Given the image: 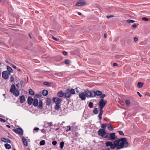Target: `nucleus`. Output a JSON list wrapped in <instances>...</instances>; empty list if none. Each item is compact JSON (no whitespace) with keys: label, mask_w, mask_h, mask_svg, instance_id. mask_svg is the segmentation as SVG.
Masks as SVG:
<instances>
[{"label":"nucleus","mask_w":150,"mask_h":150,"mask_svg":"<svg viewBox=\"0 0 150 150\" xmlns=\"http://www.w3.org/2000/svg\"><path fill=\"white\" fill-rule=\"evenodd\" d=\"M116 150H119L124 147H127L129 146V143L127 139L125 138H122L116 140Z\"/></svg>","instance_id":"1"},{"label":"nucleus","mask_w":150,"mask_h":150,"mask_svg":"<svg viewBox=\"0 0 150 150\" xmlns=\"http://www.w3.org/2000/svg\"><path fill=\"white\" fill-rule=\"evenodd\" d=\"M19 85L20 84L19 83H18L16 84V86L17 88L16 89L15 85L13 84L11 85L10 89V92L16 97H17L20 95L19 91L18 90V89L19 87Z\"/></svg>","instance_id":"2"},{"label":"nucleus","mask_w":150,"mask_h":150,"mask_svg":"<svg viewBox=\"0 0 150 150\" xmlns=\"http://www.w3.org/2000/svg\"><path fill=\"white\" fill-rule=\"evenodd\" d=\"M75 91L73 89H71V90L69 88L67 89L66 90V92L64 93V98H70L71 94H74Z\"/></svg>","instance_id":"3"},{"label":"nucleus","mask_w":150,"mask_h":150,"mask_svg":"<svg viewBox=\"0 0 150 150\" xmlns=\"http://www.w3.org/2000/svg\"><path fill=\"white\" fill-rule=\"evenodd\" d=\"M116 140L115 141L113 144L111 142L108 141L105 143L106 146H110V148L112 149H115L116 148Z\"/></svg>","instance_id":"4"},{"label":"nucleus","mask_w":150,"mask_h":150,"mask_svg":"<svg viewBox=\"0 0 150 150\" xmlns=\"http://www.w3.org/2000/svg\"><path fill=\"white\" fill-rule=\"evenodd\" d=\"M84 93L87 98H93V91H90L87 89L84 90Z\"/></svg>","instance_id":"5"},{"label":"nucleus","mask_w":150,"mask_h":150,"mask_svg":"<svg viewBox=\"0 0 150 150\" xmlns=\"http://www.w3.org/2000/svg\"><path fill=\"white\" fill-rule=\"evenodd\" d=\"M107 102V101L106 100H104L103 99H101L99 103L98 106L99 108H103Z\"/></svg>","instance_id":"6"},{"label":"nucleus","mask_w":150,"mask_h":150,"mask_svg":"<svg viewBox=\"0 0 150 150\" xmlns=\"http://www.w3.org/2000/svg\"><path fill=\"white\" fill-rule=\"evenodd\" d=\"M53 101L56 104L59 105L62 103V99L60 98L54 97L52 99Z\"/></svg>","instance_id":"7"},{"label":"nucleus","mask_w":150,"mask_h":150,"mask_svg":"<svg viewBox=\"0 0 150 150\" xmlns=\"http://www.w3.org/2000/svg\"><path fill=\"white\" fill-rule=\"evenodd\" d=\"M15 133H18L21 135H22L23 134V131L22 129L20 127L17 128L16 129H14L13 130Z\"/></svg>","instance_id":"8"},{"label":"nucleus","mask_w":150,"mask_h":150,"mask_svg":"<svg viewBox=\"0 0 150 150\" xmlns=\"http://www.w3.org/2000/svg\"><path fill=\"white\" fill-rule=\"evenodd\" d=\"M99 135L101 136L102 137H104V136L106 134V132L105 130L101 129H100L98 132Z\"/></svg>","instance_id":"9"},{"label":"nucleus","mask_w":150,"mask_h":150,"mask_svg":"<svg viewBox=\"0 0 150 150\" xmlns=\"http://www.w3.org/2000/svg\"><path fill=\"white\" fill-rule=\"evenodd\" d=\"M93 97H95L96 96H99L102 94V92L99 90L96 91H93Z\"/></svg>","instance_id":"10"},{"label":"nucleus","mask_w":150,"mask_h":150,"mask_svg":"<svg viewBox=\"0 0 150 150\" xmlns=\"http://www.w3.org/2000/svg\"><path fill=\"white\" fill-rule=\"evenodd\" d=\"M79 97L82 100H85L86 97L84 92H81L79 94Z\"/></svg>","instance_id":"11"},{"label":"nucleus","mask_w":150,"mask_h":150,"mask_svg":"<svg viewBox=\"0 0 150 150\" xmlns=\"http://www.w3.org/2000/svg\"><path fill=\"white\" fill-rule=\"evenodd\" d=\"M2 77L5 79H7L9 78L7 73V71H4L2 72Z\"/></svg>","instance_id":"12"},{"label":"nucleus","mask_w":150,"mask_h":150,"mask_svg":"<svg viewBox=\"0 0 150 150\" xmlns=\"http://www.w3.org/2000/svg\"><path fill=\"white\" fill-rule=\"evenodd\" d=\"M109 139V140H113L116 139L115 133H110V134Z\"/></svg>","instance_id":"13"},{"label":"nucleus","mask_w":150,"mask_h":150,"mask_svg":"<svg viewBox=\"0 0 150 150\" xmlns=\"http://www.w3.org/2000/svg\"><path fill=\"white\" fill-rule=\"evenodd\" d=\"M86 4V2L83 0H80L79 2H77L75 6H82Z\"/></svg>","instance_id":"14"},{"label":"nucleus","mask_w":150,"mask_h":150,"mask_svg":"<svg viewBox=\"0 0 150 150\" xmlns=\"http://www.w3.org/2000/svg\"><path fill=\"white\" fill-rule=\"evenodd\" d=\"M20 102L22 103H25L26 101L24 95L21 96L19 97Z\"/></svg>","instance_id":"15"},{"label":"nucleus","mask_w":150,"mask_h":150,"mask_svg":"<svg viewBox=\"0 0 150 150\" xmlns=\"http://www.w3.org/2000/svg\"><path fill=\"white\" fill-rule=\"evenodd\" d=\"M34 99L31 96H29L27 100L28 103L29 105H31L33 103Z\"/></svg>","instance_id":"16"},{"label":"nucleus","mask_w":150,"mask_h":150,"mask_svg":"<svg viewBox=\"0 0 150 150\" xmlns=\"http://www.w3.org/2000/svg\"><path fill=\"white\" fill-rule=\"evenodd\" d=\"M1 140L2 141L4 142L8 143H11V141L10 139L5 138H2L1 139Z\"/></svg>","instance_id":"17"},{"label":"nucleus","mask_w":150,"mask_h":150,"mask_svg":"<svg viewBox=\"0 0 150 150\" xmlns=\"http://www.w3.org/2000/svg\"><path fill=\"white\" fill-rule=\"evenodd\" d=\"M51 99L49 98H47L46 100V105L48 106H50L51 105Z\"/></svg>","instance_id":"18"},{"label":"nucleus","mask_w":150,"mask_h":150,"mask_svg":"<svg viewBox=\"0 0 150 150\" xmlns=\"http://www.w3.org/2000/svg\"><path fill=\"white\" fill-rule=\"evenodd\" d=\"M57 95L60 97H62L63 96H64V93L62 91H59L58 92Z\"/></svg>","instance_id":"19"},{"label":"nucleus","mask_w":150,"mask_h":150,"mask_svg":"<svg viewBox=\"0 0 150 150\" xmlns=\"http://www.w3.org/2000/svg\"><path fill=\"white\" fill-rule=\"evenodd\" d=\"M33 105L35 107L38 106V100L37 98H34L33 100Z\"/></svg>","instance_id":"20"},{"label":"nucleus","mask_w":150,"mask_h":150,"mask_svg":"<svg viewBox=\"0 0 150 150\" xmlns=\"http://www.w3.org/2000/svg\"><path fill=\"white\" fill-rule=\"evenodd\" d=\"M22 141L24 145L25 146H27L28 145V142L24 137H22Z\"/></svg>","instance_id":"21"},{"label":"nucleus","mask_w":150,"mask_h":150,"mask_svg":"<svg viewBox=\"0 0 150 150\" xmlns=\"http://www.w3.org/2000/svg\"><path fill=\"white\" fill-rule=\"evenodd\" d=\"M108 129L111 131H112L113 130V127L110 124H108Z\"/></svg>","instance_id":"22"},{"label":"nucleus","mask_w":150,"mask_h":150,"mask_svg":"<svg viewBox=\"0 0 150 150\" xmlns=\"http://www.w3.org/2000/svg\"><path fill=\"white\" fill-rule=\"evenodd\" d=\"M48 91L46 90H44L42 92V95L44 96H46L48 94Z\"/></svg>","instance_id":"23"},{"label":"nucleus","mask_w":150,"mask_h":150,"mask_svg":"<svg viewBox=\"0 0 150 150\" xmlns=\"http://www.w3.org/2000/svg\"><path fill=\"white\" fill-rule=\"evenodd\" d=\"M42 100H40L39 102L38 107L40 109H42Z\"/></svg>","instance_id":"24"},{"label":"nucleus","mask_w":150,"mask_h":150,"mask_svg":"<svg viewBox=\"0 0 150 150\" xmlns=\"http://www.w3.org/2000/svg\"><path fill=\"white\" fill-rule=\"evenodd\" d=\"M4 146L6 148L8 149H9L11 148V146L10 145L7 143L5 144H4Z\"/></svg>","instance_id":"25"},{"label":"nucleus","mask_w":150,"mask_h":150,"mask_svg":"<svg viewBox=\"0 0 150 150\" xmlns=\"http://www.w3.org/2000/svg\"><path fill=\"white\" fill-rule=\"evenodd\" d=\"M144 84V83L142 82H139L137 84V87L139 88H142Z\"/></svg>","instance_id":"26"},{"label":"nucleus","mask_w":150,"mask_h":150,"mask_svg":"<svg viewBox=\"0 0 150 150\" xmlns=\"http://www.w3.org/2000/svg\"><path fill=\"white\" fill-rule=\"evenodd\" d=\"M28 91L29 94L33 96L34 95V93L32 89L30 88L29 89Z\"/></svg>","instance_id":"27"},{"label":"nucleus","mask_w":150,"mask_h":150,"mask_svg":"<svg viewBox=\"0 0 150 150\" xmlns=\"http://www.w3.org/2000/svg\"><path fill=\"white\" fill-rule=\"evenodd\" d=\"M108 124L106 123L103 124L101 126V128H103L102 129L105 130L106 126L108 125Z\"/></svg>","instance_id":"28"},{"label":"nucleus","mask_w":150,"mask_h":150,"mask_svg":"<svg viewBox=\"0 0 150 150\" xmlns=\"http://www.w3.org/2000/svg\"><path fill=\"white\" fill-rule=\"evenodd\" d=\"M7 69L8 71L9 72H13V70L9 66H7Z\"/></svg>","instance_id":"29"},{"label":"nucleus","mask_w":150,"mask_h":150,"mask_svg":"<svg viewBox=\"0 0 150 150\" xmlns=\"http://www.w3.org/2000/svg\"><path fill=\"white\" fill-rule=\"evenodd\" d=\"M55 106L54 107V108L55 110H58L60 108V106L59 105L57 104H55Z\"/></svg>","instance_id":"30"},{"label":"nucleus","mask_w":150,"mask_h":150,"mask_svg":"<svg viewBox=\"0 0 150 150\" xmlns=\"http://www.w3.org/2000/svg\"><path fill=\"white\" fill-rule=\"evenodd\" d=\"M125 70L127 72L130 71L131 70L130 67L129 66L126 67H125Z\"/></svg>","instance_id":"31"},{"label":"nucleus","mask_w":150,"mask_h":150,"mask_svg":"<svg viewBox=\"0 0 150 150\" xmlns=\"http://www.w3.org/2000/svg\"><path fill=\"white\" fill-rule=\"evenodd\" d=\"M42 96V94L41 92H40L39 94H37L35 95V96L37 98L41 97Z\"/></svg>","instance_id":"32"},{"label":"nucleus","mask_w":150,"mask_h":150,"mask_svg":"<svg viewBox=\"0 0 150 150\" xmlns=\"http://www.w3.org/2000/svg\"><path fill=\"white\" fill-rule=\"evenodd\" d=\"M93 112L95 114H97L98 113L97 108H95Z\"/></svg>","instance_id":"33"},{"label":"nucleus","mask_w":150,"mask_h":150,"mask_svg":"<svg viewBox=\"0 0 150 150\" xmlns=\"http://www.w3.org/2000/svg\"><path fill=\"white\" fill-rule=\"evenodd\" d=\"M45 144V141L44 140H42L40 141V144L41 146H43Z\"/></svg>","instance_id":"34"},{"label":"nucleus","mask_w":150,"mask_h":150,"mask_svg":"<svg viewBox=\"0 0 150 150\" xmlns=\"http://www.w3.org/2000/svg\"><path fill=\"white\" fill-rule=\"evenodd\" d=\"M43 84L46 86H50L51 85V82H45L43 83Z\"/></svg>","instance_id":"35"},{"label":"nucleus","mask_w":150,"mask_h":150,"mask_svg":"<svg viewBox=\"0 0 150 150\" xmlns=\"http://www.w3.org/2000/svg\"><path fill=\"white\" fill-rule=\"evenodd\" d=\"M93 103L90 102L88 103V106L90 108H92L93 107Z\"/></svg>","instance_id":"36"},{"label":"nucleus","mask_w":150,"mask_h":150,"mask_svg":"<svg viewBox=\"0 0 150 150\" xmlns=\"http://www.w3.org/2000/svg\"><path fill=\"white\" fill-rule=\"evenodd\" d=\"M64 142H60V148L61 149H62L64 146Z\"/></svg>","instance_id":"37"},{"label":"nucleus","mask_w":150,"mask_h":150,"mask_svg":"<svg viewBox=\"0 0 150 150\" xmlns=\"http://www.w3.org/2000/svg\"><path fill=\"white\" fill-rule=\"evenodd\" d=\"M20 84L22 87H23L25 86V83L23 81L21 80L20 82Z\"/></svg>","instance_id":"38"},{"label":"nucleus","mask_w":150,"mask_h":150,"mask_svg":"<svg viewBox=\"0 0 150 150\" xmlns=\"http://www.w3.org/2000/svg\"><path fill=\"white\" fill-rule=\"evenodd\" d=\"M117 132L119 133L120 135L122 136L124 135V134L122 131H118Z\"/></svg>","instance_id":"39"},{"label":"nucleus","mask_w":150,"mask_h":150,"mask_svg":"<svg viewBox=\"0 0 150 150\" xmlns=\"http://www.w3.org/2000/svg\"><path fill=\"white\" fill-rule=\"evenodd\" d=\"M125 103L127 106L129 105L130 103V101L129 100H126L125 101Z\"/></svg>","instance_id":"40"},{"label":"nucleus","mask_w":150,"mask_h":150,"mask_svg":"<svg viewBox=\"0 0 150 150\" xmlns=\"http://www.w3.org/2000/svg\"><path fill=\"white\" fill-rule=\"evenodd\" d=\"M134 21L131 20H128L127 21V22L128 23H132L134 22Z\"/></svg>","instance_id":"41"},{"label":"nucleus","mask_w":150,"mask_h":150,"mask_svg":"<svg viewBox=\"0 0 150 150\" xmlns=\"http://www.w3.org/2000/svg\"><path fill=\"white\" fill-rule=\"evenodd\" d=\"M142 19L143 20L145 21H147L149 20V19L148 18L146 17H144L142 18Z\"/></svg>","instance_id":"42"},{"label":"nucleus","mask_w":150,"mask_h":150,"mask_svg":"<svg viewBox=\"0 0 150 150\" xmlns=\"http://www.w3.org/2000/svg\"><path fill=\"white\" fill-rule=\"evenodd\" d=\"M106 96L105 94H102L100 96V98L101 99H103Z\"/></svg>","instance_id":"43"},{"label":"nucleus","mask_w":150,"mask_h":150,"mask_svg":"<svg viewBox=\"0 0 150 150\" xmlns=\"http://www.w3.org/2000/svg\"><path fill=\"white\" fill-rule=\"evenodd\" d=\"M10 79L11 82H13L14 81V78L12 75H11V76Z\"/></svg>","instance_id":"44"},{"label":"nucleus","mask_w":150,"mask_h":150,"mask_svg":"<svg viewBox=\"0 0 150 150\" xmlns=\"http://www.w3.org/2000/svg\"><path fill=\"white\" fill-rule=\"evenodd\" d=\"M102 114L101 113H99V115H98V117L99 118V119L100 120H101L102 119Z\"/></svg>","instance_id":"45"},{"label":"nucleus","mask_w":150,"mask_h":150,"mask_svg":"<svg viewBox=\"0 0 150 150\" xmlns=\"http://www.w3.org/2000/svg\"><path fill=\"white\" fill-rule=\"evenodd\" d=\"M70 63V61L69 60H66L64 61V63L67 64H69Z\"/></svg>","instance_id":"46"},{"label":"nucleus","mask_w":150,"mask_h":150,"mask_svg":"<svg viewBox=\"0 0 150 150\" xmlns=\"http://www.w3.org/2000/svg\"><path fill=\"white\" fill-rule=\"evenodd\" d=\"M137 26V24L136 23H134L132 26L131 28H135Z\"/></svg>","instance_id":"47"},{"label":"nucleus","mask_w":150,"mask_h":150,"mask_svg":"<svg viewBox=\"0 0 150 150\" xmlns=\"http://www.w3.org/2000/svg\"><path fill=\"white\" fill-rule=\"evenodd\" d=\"M52 38L54 40L56 41H58L59 40V39L58 38H56L53 36H52Z\"/></svg>","instance_id":"48"},{"label":"nucleus","mask_w":150,"mask_h":150,"mask_svg":"<svg viewBox=\"0 0 150 150\" xmlns=\"http://www.w3.org/2000/svg\"><path fill=\"white\" fill-rule=\"evenodd\" d=\"M52 144L54 146H55L57 144V142L56 141H52Z\"/></svg>","instance_id":"49"},{"label":"nucleus","mask_w":150,"mask_h":150,"mask_svg":"<svg viewBox=\"0 0 150 150\" xmlns=\"http://www.w3.org/2000/svg\"><path fill=\"white\" fill-rule=\"evenodd\" d=\"M0 121L3 122H6L5 120L2 118H0Z\"/></svg>","instance_id":"50"},{"label":"nucleus","mask_w":150,"mask_h":150,"mask_svg":"<svg viewBox=\"0 0 150 150\" xmlns=\"http://www.w3.org/2000/svg\"><path fill=\"white\" fill-rule=\"evenodd\" d=\"M100 113L103 114V108H100Z\"/></svg>","instance_id":"51"},{"label":"nucleus","mask_w":150,"mask_h":150,"mask_svg":"<svg viewBox=\"0 0 150 150\" xmlns=\"http://www.w3.org/2000/svg\"><path fill=\"white\" fill-rule=\"evenodd\" d=\"M47 124H48V126L49 127H51L53 126V124L52 122H47Z\"/></svg>","instance_id":"52"},{"label":"nucleus","mask_w":150,"mask_h":150,"mask_svg":"<svg viewBox=\"0 0 150 150\" xmlns=\"http://www.w3.org/2000/svg\"><path fill=\"white\" fill-rule=\"evenodd\" d=\"M67 128H68L66 130V132H68L71 129L70 127L69 126H68Z\"/></svg>","instance_id":"53"},{"label":"nucleus","mask_w":150,"mask_h":150,"mask_svg":"<svg viewBox=\"0 0 150 150\" xmlns=\"http://www.w3.org/2000/svg\"><path fill=\"white\" fill-rule=\"evenodd\" d=\"M11 64V65L12 66V67H13V68H14V69H17V67H16V66L14 65V64Z\"/></svg>","instance_id":"54"},{"label":"nucleus","mask_w":150,"mask_h":150,"mask_svg":"<svg viewBox=\"0 0 150 150\" xmlns=\"http://www.w3.org/2000/svg\"><path fill=\"white\" fill-rule=\"evenodd\" d=\"M103 137L104 138H107L108 140H109V137L108 136V135H106L105 136H104Z\"/></svg>","instance_id":"55"},{"label":"nucleus","mask_w":150,"mask_h":150,"mask_svg":"<svg viewBox=\"0 0 150 150\" xmlns=\"http://www.w3.org/2000/svg\"><path fill=\"white\" fill-rule=\"evenodd\" d=\"M138 39L137 37H134V40L135 42H136L137 41Z\"/></svg>","instance_id":"56"},{"label":"nucleus","mask_w":150,"mask_h":150,"mask_svg":"<svg viewBox=\"0 0 150 150\" xmlns=\"http://www.w3.org/2000/svg\"><path fill=\"white\" fill-rule=\"evenodd\" d=\"M137 94L139 95L140 97H142V96L140 94L139 92H137Z\"/></svg>","instance_id":"57"},{"label":"nucleus","mask_w":150,"mask_h":150,"mask_svg":"<svg viewBox=\"0 0 150 150\" xmlns=\"http://www.w3.org/2000/svg\"><path fill=\"white\" fill-rule=\"evenodd\" d=\"M62 53L64 55H66L67 54V52L65 51H63Z\"/></svg>","instance_id":"58"},{"label":"nucleus","mask_w":150,"mask_h":150,"mask_svg":"<svg viewBox=\"0 0 150 150\" xmlns=\"http://www.w3.org/2000/svg\"><path fill=\"white\" fill-rule=\"evenodd\" d=\"M39 129V128H38L35 127V128H34L33 130H35V131H37V130H38Z\"/></svg>","instance_id":"59"},{"label":"nucleus","mask_w":150,"mask_h":150,"mask_svg":"<svg viewBox=\"0 0 150 150\" xmlns=\"http://www.w3.org/2000/svg\"><path fill=\"white\" fill-rule=\"evenodd\" d=\"M113 16H107V18H110L112 17Z\"/></svg>","instance_id":"60"},{"label":"nucleus","mask_w":150,"mask_h":150,"mask_svg":"<svg viewBox=\"0 0 150 150\" xmlns=\"http://www.w3.org/2000/svg\"><path fill=\"white\" fill-rule=\"evenodd\" d=\"M10 73L11 72H8V71H7V74H8V76H9L11 74H10Z\"/></svg>","instance_id":"61"},{"label":"nucleus","mask_w":150,"mask_h":150,"mask_svg":"<svg viewBox=\"0 0 150 150\" xmlns=\"http://www.w3.org/2000/svg\"><path fill=\"white\" fill-rule=\"evenodd\" d=\"M117 65V64L116 63H114L113 64V66H116Z\"/></svg>","instance_id":"62"},{"label":"nucleus","mask_w":150,"mask_h":150,"mask_svg":"<svg viewBox=\"0 0 150 150\" xmlns=\"http://www.w3.org/2000/svg\"><path fill=\"white\" fill-rule=\"evenodd\" d=\"M102 150H110V149L109 148H105V149H103Z\"/></svg>","instance_id":"63"},{"label":"nucleus","mask_w":150,"mask_h":150,"mask_svg":"<svg viewBox=\"0 0 150 150\" xmlns=\"http://www.w3.org/2000/svg\"><path fill=\"white\" fill-rule=\"evenodd\" d=\"M107 36V34L106 33H105L104 35V37L105 38H106Z\"/></svg>","instance_id":"64"}]
</instances>
